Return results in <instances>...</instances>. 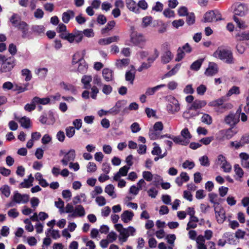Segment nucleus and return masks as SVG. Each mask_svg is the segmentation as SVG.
Here are the masks:
<instances>
[{"label":"nucleus","instance_id":"obj_20","mask_svg":"<svg viewBox=\"0 0 249 249\" xmlns=\"http://www.w3.org/2000/svg\"><path fill=\"white\" fill-rule=\"evenodd\" d=\"M134 215V214L132 212L126 210L122 213L121 218L124 223H127L132 220Z\"/></svg>","mask_w":249,"mask_h":249},{"label":"nucleus","instance_id":"obj_14","mask_svg":"<svg viewBox=\"0 0 249 249\" xmlns=\"http://www.w3.org/2000/svg\"><path fill=\"white\" fill-rule=\"evenodd\" d=\"M131 41L135 45H139L145 43L146 39L142 34L136 33L131 35Z\"/></svg>","mask_w":249,"mask_h":249},{"label":"nucleus","instance_id":"obj_61","mask_svg":"<svg viewBox=\"0 0 249 249\" xmlns=\"http://www.w3.org/2000/svg\"><path fill=\"white\" fill-rule=\"evenodd\" d=\"M97 170V166L95 163L93 162H89L87 165V171L88 172H94Z\"/></svg>","mask_w":249,"mask_h":249},{"label":"nucleus","instance_id":"obj_22","mask_svg":"<svg viewBox=\"0 0 249 249\" xmlns=\"http://www.w3.org/2000/svg\"><path fill=\"white\" fill-rule=\"evenodd\" d=\"M74 16L75 13L73 11L71 10H67L62 14V20L64 23H68L71 18H74Z\"/></svg>","mask_w":249,"mask_h":249},{"label":"nucleus","instance_id":"obj_4","mask_svg":"<svg viewBox=\"0 0 249 249\" xmlns=\"http://www.w3.org/2000/svg\"><path fill=\"white\" fill-rule=\"evenodd\" d=\"M181 136H171V139L177 144L186 145L189 142L192 135L187 128L183 129L180 132Z\"/></svg>","mask_w":249,"mask_h":249},{"label":"nucleus","instance_id":"obj_2","mask_svg":"<svg viewBox=\"0 0 249 249\" xmlns=\"http://www.w3.org/2000/svg\"><path fill=\"white\" fill-rule=\"evenodd\" d=\"M213 56L228 64L234 63V58L231 51L225 49L221 47H218L213 53Z\"/></svg>","mask_w":249,"mask_h":249},{"label":"nucleus","instance_id":"obj_63","mask_svg":"<svg viewBox=\"0 0 249 249\" xmlns=\"http://www.w3.org/2000/svg\"><path fill=\"white\" fill-rule=\"evenodd\" d=\"M112 91V88L108 85H104L102 88V92L106 95L109 94Z\"/></svg>","mask_w":249,"mask_h":249},{"label":"nucleus","instance_id":"obj_62","mask_svg":"<svg viewBox=\"0 0 249 249\" xmlns=\"http://www.w3.org/2000/svg\"><path fill=\"white\" fill-rule=\"evenodd\" d=\"M95 201L100 206H104L106 204V200L103 196H97L96 198Z\"/></svg>","mask_w":249,"mask_h":249},{"label":"nucleus","instance_id":"obj_8","mask_svg":"<svg viewBox=\"0 0 249 249\" xmlns=\"http://www.w3.org/2000/svg\"><path fill=\"white\" fill-rule=\"evenodd\" d=\"M222 19L221 14L216 10L207 12L204 16V21L205 22H212Z\"/></svg>","mask_w":249,"mask_h":249},{"label":"nucleus","instance_id":"obj_58","mask_svg":"<svg viewBox=\"0 0 249 249\" xmlns=\"http://www.w3.org/2000/svg\"><path fill=\"white\" fill-rule=\"evenodd\" d=\"M153 175L149 171H144L142 172V177L147 181H151L153 179Z\"/></svg>","mask_w":249,"mask_h":249},{"label":"nucleus","instance_id":"obj_6","mask_svg":"<svg viewBox=\"0 0 249 249\" xmlns=\"http://www.w3.org/2000/svg\"><path fill=\"white\" fill-rule=\"evenodd\" d=\"M167 99L168 103L166 106V109L169 113L175 114L180 111V104L177 99L174 96H169Z\"/></svg>","mask_w":249,"mask_h":249},{"label":"nucleus","instance_id":"obj_31","mask_svg":"<svg viewBox=\"0 0 249 249\" xmlns=\"http://www.w3.org/2000/svg\"><path fill=\"white\" fill-rule=\"evenodd\" d=\"M60 36L62 39L67 40L71 43L74 42V32L72 33L68 32L62 33Z\"/></svg>","mask_w":249,"mask_h":249},{"label":"nucleus","instance_id":"obj_27","mask_svg":"<svg viewBox=\"0 0 249 249\" xmlns=\"http://www.w3.org/2000/svg\"><path fill=\"white\" fill-rule=\"evenodd\" d=\"M126 4L127 7L131 11L138 13H139V8L137 3L133 0H126Z\"/></svg>","mask_w":249,"mask_h":249},{"label":"nucleus","instance_id":"obj_45","mask_svg":"<svg viewBox=\"0 0 249 249\" xmlns=\"http://www.w3.org/2000/svg\"><path fill=\"white\" fill-rule=\"evenodd\" d=\"M180 67V65L179 64H176V65L171 71L164 75V76L167 77L175 75L178 71Z\"/></svg>","mask_w":249,"mask_h":249},{"label":"nucleus","instance_id":"obj_56","mask_svg":"<svg viewBox=\"0 0 249 249\" xmlns=\"http://www.w3.org/2000/svg\"><path fill=\"white\" fill-rule=\"evenodd\" d=\"M83 36L81 31L74 32V42L79 43L83 39Z\"/></svg>","mask_w":249,"mask_h":249},{"label":"nucleus","instance_id":"obj_15","mask_svg":"<svg viewBox=\"0 0 249 249\" xmlns=\"http://www.w3.org/2000/svg\"><path fill=\"white\" fill-rule=\"evenodd\" d=\"M17 28L21 32L23 38H27L30 36L29 26L26 22L22 21Z\"/></svg>","mask_w":249,"mask_h":249},{"label":"nucleus","instance_id":"obj_37","mask_svg":"<svg viewBox=\"0 0 249 249\" xmlns=\"http://www.w3.org/2000/svg\"><path fill=\"white\" fill-rule=\"evenodd\" d=\"M92 77L89 75H84L83 76L81 82L84 85V88L89 89L90 88V83L92 81Z\"/></svg>","mask_w":249,"mask_h":249},{"label":"nucleus","instance_id":"obj_13","mask_svg":"<svg viewBox=\"0 0 249 249\" xmlns=\"http://www.w3.org/2000/svg\"><path fill=\"white\" fill-rule=\"evenodd\" d=\"M248 11V8L247 5L244 4H236L235 6L234 9V16L236 17L237 16H238L242 17L245 16L247 14Z\"/></svg>","mask_w":249,"mask_h":249},{"label":"nucleus","instance_id":"obj_33","mask_svg":"<svg viewBox=\"0 0 249 249\" xmlns=\"http://www.w3.org/2000/svg\"><path fill=\"white\" fill-rule=\"evenodd\" d=\"M235 37L239 41L249 40V30L237 34Z\"/></svg>","mask_w":249,"mask_h":249},{"label":"nucleus","instance_id":"obj_26","mask_svg":"<svg viewBox=\"0 0 249 249\" xmlns=\"http://www.w3.org/2000/svg\"><path fill=\"white\" fill-rule=\"evenodd\" d=\"M196 241L197 249H207V246L205 244V240L203 235H198Z\"/></svg>","mask_w":249,"mask_h":249},{"label":"nucleus","instance_id":"obj_42","mask_svg":"<svg viewBox=\"0 0 249 249\" xmlns=\"http://www.w3.org/2000/svg\"><path fill=\"white\" fill-rule=\"evenodd\" d=\"M223 100L222 99L219 98L215 100L212 101L209 103V106L210 107H219L222 106V108H226V105H223Z\"/></svg>","mask_w":249,"mask_h":249},{"label":"nucleus","instance_id":"obj_5","mask_svg":"<svg viewBox=\"0 0 249 249\" xmlns=\"http://www.w3.org/2000/svg\"><path fill=\"white\" fill-rule=\"evenodd\" d=\"M0 63H1L0 71L1 73L10 72L15 66L13 58H6L4 55L1 54H0Z\"/></svg>","mask_w":249,"mask_h":249},{"label":"nucleus","instance_id":"obj_36","mask_svg":"<svg viewBox=\"0 0 249 249\" xmlns=\"http://www.w3.org/2000/svg\"><path fill=\"white\" fill-rule=\"evenodd\" d=\"M61 88L67 91H70L72 93H74L76 90L74 86L71 84L61 82L60 84Z\"/></svg>","mask_w":249,"mask_h":249},{"label":"nucleus","instance_id":"obj_57","mask_svg":"<svg viewBox=\"0 0 249 249\" xmlns=\"http://www.w3.org/2000/svg\"><path fill=\"white\" fill-rule=\"evenodd\" d=\"M236 48L237 52L240 54H243L245 52L246 49L244 43L241 42H239L237 43Z\"/></svg>","mask_w":249,"mask_h":249},{"label":"nucleus","instance_id":"obj_59","mask_svg":"<svg viewBox=\"0 0 249 249\" xmlns=\"http://www.w3.org/2000/svg\"><path fill=\"white\" fill-rule=\"evenodd\" d=\"M217 195L214 193H210L209 194V198L210 201L213 204L214 207L216 204L218 205V202L217 201L216 198Z\"/></svg>","mask_w":249,"mask_h":249},{"label":"nucleus","instance_id":"obj_12","mask_svg":"<svg viewBox=\"0 0 249 249\" xmlns=\"http://www.w3.org/2000/svg\"><path fill=\"white\" fill-rule=\"evenodd\" d=\"M29 200V196L27 194H21L18 192L15 193L13 196V201L16 203L25 204Z\"/></svg>","mask_w":249,"mask_h":249},{"label":"nucleus","instance_id":"obj_17","mask_svg":"<svg viewBox=\"0 0 249 249\" xmlns=\"http://www.w3.org/2000/svg\"><path fill=\"white\" fill-rule=\"evenodd\" d=\"M218 71L217 65L214 62H210L208 67L205 71V74L208 76H211L216 74Z\"/></svg>","mask_w":249,"mask_h":249},{"label":"nucleus","instance_id":"obj_51","mask_svg":"<svg viewBox=\"0 0 249 249\" xmlns=\"http://www.w3.org/2000/svg\"><path fill=\"white\" fill-rule=\"evenodd\" d=\"M75 133V128L73 126H69L66 128V134L67 136L71 138L72 137Z\"/></svg>","mask_w":249,"mask_h":249},{"label":"nucleus","instance_id":"obj_55","mask_svg":"<svg viewBox=\"0 0 249 249\" xmlns=\"http://www.w3.org/2000/svg\"><path fill=\"white\" fill-rule=\"evenodd\" d=\"M159 55V53L158 50L156 49H154V54L149 56L147 59V61L150 64L152 63L158 57Z\"/></svg>","mask_w":249,"mask_h":249},{"label":"nucleus","instance_id":"obj_18","mask_svg":"<svg viewBox=\"0 0 249 249\" xmlns=\"http://www.w3.org/2000/svg\"><path fill=\"white\" fill-rule=\"evenodd\" d=\"M233 19L239 29L244 30L249 28V24L246 21L239 18L235 16H233Z\"/></svg>","mask_w":249,"mask_h":249},{"label":"nucleus","instance_id":"obj_32","mask_svg":"<svg viewBox=\"0 0 249 249\" xmlns=\"http://www.w3.org/2000/svg\"><path fill=\"white\" fill-rule=\"evenodd\" d=\"M50 99L48 97L40 98L38 97H35L33 99V103L36 105L40 104L45 105L49 103Z\"/></svg>","mask_w":249,"mask_h":249},{"label":"nucleus","instance_id":"obj_11","mask_svg":"<svg viewBox=\"0 0 249 249\" xmlns=\"http://www.w3.org/2000/svg\"><path fill=\"white\" fill-rule=\"evenodd\" d=\"M239 121V116H236L234 113H230L225 116L224 119L225 123L230 126H234Z\"/></svg>","mask_w":249,"mask_h":249},{"label":"nucleus","instance_id":"obj_7","mask_svg":"<svg viewBox=\"0 0 249 249\" xmlns=\"http://www.w3.org/2000/svg\"><path fill=\"white\" fill-rule=\"evenodd\" d=\"M215 163L220 166L224 172L230 173L231 171V165L227 160L226 158L222 154L217 156Z\"/></svg>","mask_w":249,"mask_h":249},{"label":"nucleus","instance_id":"obj_10","mask_svg":"<svg viewBox=\"0 0 249 249\" xmlns=\"http://www.w3.org/2000/svg\"><path fill=\"white\" fill-rule=\"evenodd\" d=\"M214 209L217 222L219 224L223 223L226 218L225 210L221 206H214Z\"/></svg>","mask_w":249,"mask_h":249},{"label":"nucleus","instance_id":"obj_35","mask_svg":"<svg viewBox=\"0 0 249 249\" xmlns=\"http://www.w3.org/2000/svg\"><path fill=\"white\" fill-rule=\"evenodd\" d=\"M10 21L12 24L13 26L17 28L18 24H19L20 22H22V20H21L20 17L18 14H14L10 18Z\"/></svg>","mask_w":249,"mask_h":249},{"label":"nucleus","instance_id":"obj_39","mask_svg":"<svg viewBox=\"0 0 249 249\" xmlns=\"http://www.w3.org/2000/svg\"><path fill=\"white\" fill-rule=\"evenodd\" d=\"M165 86V85L161 84V85L156 86L153 88H149L146 89V92H145V94L146 95H153L156 91L158 90L161 88L164 87Z\"/></svg>","mask_w":249,"mask_h":249},{"label":"nucleus","instance_id":"obj_40","mask_svg":"<svg viewBox=\"0 0 249 249\" xmlns=\"http://www.w3.org/2000/svg\"><path fill=\"white\" fill-rule=\"evenodd\" d=\"M35 72L39 78H44L48 72V69L45 68H38L35 70Z\"/></svg>","mask_w":249,"mask_h":249},{"label":"nucleus","instance_id":"obj_23","mask_svg":"<svg viewBox=\"0 0 249 249\" xmlns=\"http://www.w3.org/2000/svg\"><path fill=\"white\" fill-rule=\"evenodd\" d=\"M129 168V167L127 166H124L121 167L119 171L114 175V179L115 180H118L122 176L124 177L126 176Z\"/></svg>","mask_w":249,"mask_h":249},{"label":"nucleus","instance_id":"obj_34","mask_svg":"<svg viewBox=\"0 0 249 249\" xmlns=\"http://www.w3.org/2000/svg\"><path fill=\"white\" fill-rule=\"evenodd\" d=\"M234 170L235 174L234 177L236 179L241 178L243 177L244 171L239 164H236L234 165Z\"/></svg>","mask_w":249,"mask_h":249},{"label":"nucleus","instance_id":"obj_43","mask_svg":"<svg viewBox=\"0 0 249 249\" xmlns=\"http://www.w3.org/2000/svg\"><path fill=\"white\" fill-rule=\"evenodd\" d=\"M129 60L128 59H123L117 60L116 62V66L118 69H123L128 65Z\"/></svg>","mask_w":249,"mask_h":249},{"label":"nucleus","instance_id":"obj_29","mask_svg":"<svg viewBox=\"0 0 249 249\" xmlns=\"http://www.w3.org/2000/svg\"><path fill=\"white\" fill-rule=\"evenodd\" d=\"M239 156L241 160V164L242 166L246 168L248 165V162H249V154L245 152H242L239 154Z\"/></svg>","mask_w":249,"mask_h":249},{"label":"nucleus","instance_id":"obj_19","mask_svg":"<svg viewBox=\"0 0 249 249\" xmlns=\"http://www.w3.org/2000/svg\"><path fill=\"white\" fill-rule=\"evenodd\" d=\"M102 76L106 81H111L113 79V71L108 68H105L102 71Z\"/></svg>","mask_w":249,"mask_h":249},{"label":"nucleus","instance_id":"obj_47","mask_svg":"<svg viewBox=\"0 0 249 249\" xmlns=\"http://www.w3.org/2000/svg\"><path fill=\"white\" fill-rule=\"evenodd\" d=\"M152 18L151 17L147 16L142 18V26L143 28H146L152 23Z\"/></svg>","mask_w":249,"mask_h":249},{"label":"nucleus","instance_id":"obj_41","mask_svg":"<svg viewBox=\"0 0 249 249\" xmlns=\"http://www.w3.org/2000/svg\"><path fill=\"white\" fill-rule=\"evenodd\" d=\"M125 80L129 81L131 84H133V81L135 77V71L134 70H130L127 71L125 73Z\"/></svg>","mask_w":249,"mask_h":249},{"label":"nucleus","instance_id":"obj_53","mask_svg":"<svg viewBox=\"0 0 249 249\" xmlns=\"http://www.w3.org/2000/svg\"><path fill=\"white\" fill-rule=\"evenodd\" d=\"M32 30L34 32L38 34L43 33L45 31L44 26L41 25H36L32 26Z\"/></svg>","mask_w":249,"mask_h":249},{"label":"nucleus","instance_id":"obj_44","mask_svg":"<svg viewBox=\"0 0 249 249\" xmlns=\"http://www.w3.org/2000/svg\"><path fill=\"white\" fill-rule=\"evenodd\" d=\"M203 62V59H199L196 60L190 66V69L192 70L198 71L200 69Z\"/></svg>","mask_w":249,"mask_h":249},{"label":"nucleus","instance_id":"obj_52","mask_svg":"<svg viewBox=\"0 0 249 249\" xmlns=\"http://www.w3.org/2000/svg\"><path fill=\"white\" fill-rule=\"evenodd\" d=\"M240 93L239 88L236 86H233L228 92L227 96L229 97L233 94H239Z\"/></svg>","mask_w":249,"mask_h":249},{"label":"nucleus","instance_id":"obj_46","mask_svg":"<svg viewBox=\"0 0 249 249\" xmlns=\"http://www.w3.org/2000/svg\"><path fill=\"white\" fill-rule=\"evenodd\" d=\"M201 120L202 123L210 125L212 123V118L208 114L204 113L203 114Z\"/></svg>","mask_w":249,"mask_h":249},{"label":"nucleus","instance_id":"obj_24","mask_svg":"<svg viewBox=\"0 0 249 249\" xmlns=\"http://www.w3.org/2000/svg\"><path fill=\"white\" fill-rule=\"evenodd\" d=\"M34 180V178L32 176V174H30L28 178L24 179L23 181L19 184V187L29 188L33 186V182Z\"/></svg>","mask_w":249,"mask_h":249},{"label":"nucleus","instance_id":"obj_1","mask_svg":"<svg viewBox=\"0 0 249 249\" xmlns=\"http://www.w3.org/2000/svg\"><path fill=\"white\" fill-rule=\"evenodd\" d=\"M55 206L59 209L61 213H69L67 217L68 219L83 217L86 214L85 209L82 205H78L74 207L71 204L68 203L64 207V202L60 198L58 201L55 202Z\"/></svg>","mask_w":249,"mask_h":249},{"label":"nucleus","instance_id":"obj_3","mask_svg":"<svg viewBox=\"0 0 249 249\" xmlns=\"http://www.w3.org/2000/svg\"><path fill=\"white\" fill-rule=\"evenodd\" d=\"M114 227L119 232V239L122 243L126 242L128 237L130 235H133L136 232V229L134 227L129 226L127 228H124L121 224H116Z\"/></svg>","mask_w":249,"mask_h":249},{"label":"nucleus","instance_id":"obj_60","mask_svg":"<svg viewBox=\"0 0 249 249\" xmlns=\"http://www.w3.org/2000/svg\"><path fill=\"white\" fill-rule=\"evenodd\" d=\"M117 235L114 231L110 232L107 236V240L110 242H113L117 239Z\"/></svg>","mask_w":249,"mask_h":249},{"label":"nucleus","instance_id":"obj_54","mask_svg":"<svg viewBox=\"0 0 249 249\" xmlns=\"http://www.w3.org/2000/svg\"><path fill=\"white\" fill-rule=\"evenodd\" d=\"M2 194H3L5 197H8L10 195V191L9 187L7 185H4L0 188Z\"/></svg>","mask_w":249,"mask_h":249},{"label":"nucleus","instance_id":"obj_30","mask_svg":"<svg viewBox=\"0 0 249 249\" xmlns=\"http://www.w3.org/2000/svg\"><path fill=\"white\" fill-rule=\"evenodd\" d=\"M114 190L115 188L113 185L108 184L105 187V192L112 198H115L117 197V195Z\"/></svg>","mask_w":249,"mask_h":249},{"label":"nucleus","instance_id":"obj_16","mask_svg":"<svg viewBox=\"0 0 249 249\" xmlns=\"http://www.w3.org/2000/svg\"><path fill=\"white\" fill-rule=\"evenodd\" d=\"M161 132L160 131H155L153 128L149 130V136L151 140H155L159 139H162L164 138H171V136L166 134L164 135H161Z\"/></svg>","mask_w":249,"mask_h":249},{"label":"nucleus","instance_id":"obj_50","mask_svg":"<svg viewBox=\"0 0 249 249\" xmlns=\"http://www.w3.org/2000/svg\"><path fill=\"white\" fill-rule=\"evenodd\" d=\"M115 22L113 20L109 21L106 27L102 30V33L105 34L108 31L111 30L115 26Z\"/></svg>","mask_w":249,"mask_h":249},{"label":"nucleus","instance_id":"obj_49","mask_svg":"<svg viewBox=\"0 0 249 249\" xmlns=\"http://www.w3.org/2000/svg\"><path fill=\"white\" fill-rule=\"evenodd\" d=\"M199 161L202 166L207 167L210 165L209 160L207 156H203L199 158Z\"/></svg>","mask_w":249,"mask_h":249},{"label":"nucleus","instance_id":"obj_25","mask_svg":"<svg viewBox=\"0 0 249 249\" xmlns=\"http://www.w3.org/2000/svg\"><path fill=\"white\" fill-rule=\"evenodd\" d=\"M206 104L207 102L205 100H196L193 103L190 107V109L192 110H196L200 109L205 107Z\"/></svg>","mask_w":249,"mask_h":249},{"label":"nucleus","instance_id":"obj_21","mask_svg":"<svg viewBox=\"0 0 249 249\" xmlns=\"http://www.w3.org/2000/svg\"><path fill=\"white\" fill-rule=\"evenodd\" d=\"M189 179L190 178L187 174L186 172H182L180 173L179 176L176 178L175 181L179 186H181L183 182L188 181Z\"/></svg>","mask_w":249,"mask_h":249},{"label":"nucleus","instance_id":"obj_38","mask_svg":"<svg viewBox=\"0 0 249 249\" xmlns=\"http://www.w3.org/2000/svg\"><path fill=\"white\" fill-rule=\"evenodd\" d=\"M173 55L170 51H166L161 56V61L166 64L169 62L173 58Z\"/></svg>","mask_w":249,"mask_h":249},{"label":"nucleus","instance_id":"obj_28","mask_svg":"<svg viewBox=\"0 0 249 249\" xmlns=\"http://www.w3.org/2000/svg\"><path fill=\"white\" fill-rule=\"evenodd\" d=\"M20 124L21 126L25 128H29L31 127V121L29 118L23 117L21 118H16Z\"/></svg>","mask_w":249,"mask_h":249},{"label":"nucleus","instance_id":"obj_9","mask_svg":"<svg viewBox=\"0 0 249 249\" xmlns=\"http://www.w3.org/2000/svg\"><path fill=\"white\" fill-rule=\"evenodd\" d=\"M60 155L64 157L61 160V162L64 166H67L69 162L73 161L75 158V151L74 149H71L68 152H65L61 150Z\"/></svg>","mask_w":249,"mask_h":249},{"label":"nucleus","instance_id":"obj_64","mask_svg":"<svg viewBox=\"0 0 249 249\" xmlns=\"http://www.w3.org/2000/svg\"><path fill=\"white\" fill-rule=\"evenodd\" d=\"M8 215L12 218H16L19 215V213L17 211L16 209H11L8 211L7 213Z\"/></svg>","mask_w":249,"mask_h":249},{"label":"nucleus","instance_id":"obj_48","mask_svg":"<svg viewBox=\"0 0 249 249\" xmlns=\"http://www.w3.org/2000/svg\"><path fill=\"white\" fill-rule=\"evenodd\" d=\"M21 74L22 76H25V80L26 81H29L32 79V74L31 71L27 69H25L21 71Z\"/></svg>","mask_w":249,"mask_h":249}]
</instances>
